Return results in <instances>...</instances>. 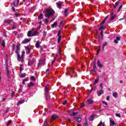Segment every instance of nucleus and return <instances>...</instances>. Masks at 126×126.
Returning a JSON list of instances; mask_svg holds the SVG:
<instances>
[{"instance_id": "obj_21", "label": "nucleus", "mask_w": 126, "mask_h": 126, "mask_svg": "<svg viewBox=\"0 0 126 126\" xmlns=\"http://www.w3.org/2000/svg\"><path fill=\"white\" fill-rule=\"evenodd\" d=\"M43 126H48V120L47 119H46L45 121H44Z\"/></svg>"}, {"instance_id": "obj_36", "label": "nucleus", "mask_w": 126, "mask_h": 126, "mask_svg": "<svg viewBox=\"0 0 126 126\" xmlns=\"http://www.w3.org/2000/svg\"><path fill=\"white\" fill-rule=\"evenodd\" d=\"M12 29H16V28H17L16 25H15V24H13L12 25Z\"/></svg>"}, {"instance_id": "obj_46", "label": "nucleus", "mask_w": 126, "mask_h": 126, "mask_svg": "<svg viewBox=\"0 0 126 126\" xmlns=\"http://www.w3.org/2000/svg\"><path fill=\"white\" fill-rule=\"evenodd\" d=\"M107 45H108V43L107 42H105L103 44V46L105 47V46H107Z\"/></svg>"}, {"instance_id": "obj_10", "label": "nucleus", "mask_w": 126, "mask_h": 126, "mask_svg": "<svg viewBox=\"0 0 126 126\" xmlns=\"http://www.w3.org/2000/svg\"><path fill=\"white\" fill-rule=\"evenodd\" d=\"M19 3V0H17L16 4H15V1H13V2H12V4H13V5H14V6H15V7L17 6V5H18Z\"/></svg>"}, {"instance_id": "obj_15", "label": "nucleus", "mask_w": 126, "mask_h": 126, "mask_svg": "<svg viewBox=\"0 0 126 126\" xmlns=\"http://www.w3.org/2000/svg\"><path fill=\"white\" fill-rule=\"evenodd\" d=\"M27 35L28 37L32 36V31H29Z\"/></svg>"}, {"instance_id": "obj_44", "label": "nucleus", "mask_w": 126, "mask_h": 126, "mask_svg": "<svg viewBox=\"0 0 126 126\" xmlns=\"http://www.w3.org/2000/svg\"><path fill=\"white\" fill-rule=\"evenodd\" d=\"M115 18H116L115 16H112L110 17V20H114V19H115Z\"/></svg>"}, {"instance_id": "obj_25", "label": "nucleus", "mask_w": 126, "mask_h": 126, "mask_svg": "<svg viewBox=\"0 0 126 126\" xmlns=\"http://www.w3.org/2000/svg\"><path fill=\"white\" fill-rule=\"evenodd\" d=\"M119 3H120V1H117L115 3L114 5V8H116V7L118 6V5H119Z\"/></svg>"}, {"instance_id": "obj_31", "label": "nucleus", "mask_w": 126, "mask_h": 126, "mask_svg": "<svg viewBox=\"0 0 126 126\" xmlns=\"http://www.w3.org/2000/svg\"><path fill=\"white\" fill-rule=\"evenodd\" d=\"M122 8H123V5H121L119 8V9H118V12H120Z\"/></svg>"}, {"instance_id": "obj_43", "label": "nucleus", "mask_w": 126, "mask_h": 126, "mask_svg": "<svg viewBox=\"0 0 126 126\" xmlns=\"http://www.w3.org/2000/svg\"><path fill=\"white\" fill-rule=\"evenodd\" d=\"M42 63H43V61H39V63H38V67L40 66V65H41V64H42Z\"/></svg>"}, {"instance_id": "obj_58", "label": "nucleus", "mask_w": 126, "mask_h": 126, "mask_svg": "<svg viewBox=\"0 0 126 126\" xmlns=\"http://www.w3.org/2000/svg\"><path fill=\"white\" fill-rule=\"evenodd\" d=\"M19 15H20V14H19V13H15V16H19Z\"/></svg>"}, {"instance_id": "obj_3", "label": "nucleus", "mask_w": 126, "mask_h": 126, "mask_svg": "<svg viewBox=\"0 0 126 126\" xmlns=\"http://www.w3.org/2000/svg\"><path fill=\"white\" fill-rule=\"evenodd\" d=\"M30 41V39L25 38V39L22 41V43H23V44H27V43H29Z\"/></svg>"}, {"instance_id": "obj_45", "label": "nucleus", "mask_w": 126, "mask_h": 126, "mask_svg": "<svg viewBox=\"0 0 126 126\" xmlns=\"http://www.w3.org/2000/svg\"><path fill=\"white\" fill-rule=\"evenodd\" d=\"M31 80L35 81V77L32 76L31 77Z\"/></svg>"}, {"instance_id": "obj_62", "label": "nucleus", "mask_w": 126, "mask_h": 126, "mask_svg": "<svg viewBox=\"0 0 126 126\" xmlns=\"http://www.w3.org/2000/svg\"><path fill=\"white\" fill-rule=\"evenodd\" d=\"M13 95H14V93H12V94H11V97H12V96H13Z\"/></svg>"}, {"instance_id": "obj_33", "label": "nucleus", "mask_w": 126, "mask_h": 126, "mask_svg": "<svg viewBox=\"0 0 126 126\" xmlns=\"http://www.w3.org/2000/svg\"><path fill=\"white\" fill-rule=\"evenodd\" d=\"M97 126H104V124H103V122H102V121H100Z\"/></svg>"}, {"instance_id": "obj_20", "label": "nucleus", "mask_w": 126, "mask_h": 126, "mask_svg": "<svg viewBox=\"0 0 126 126\" xmlns=\"http://www.w3.org/2000/svg\"><path fill=\"white\" fill-rule=\"evenodd\" d=\"M37 34H38V31H35L34 32L32 33V36H36Z\"/></svg>"}, {"instance_id": "obj_57", "label": "nucleus", "mask_w": 126, "mask_h": 126, "mask_svg": "<svg viewBox=\"0 0 126 126\" xmlns=\"http://www.w3.org/2000/svg\"><path fill=\"white\" fill-rule=\"evenodd\" d=\"M106 100H107V101H109V100H110V96H108L107 97V98H106Z\"/></svg>"}, {"instance_id": "obj_1", "label": "nucleus", "mask_w": 126, "mask_h": 126, "mask_svg": "<svg viewBox=\"0 0 126 126\" xmlns=\"http://www.w3.org/2000/svg\"><path fill=\"white\" fill-rule=\"evenodd\" d=\"M55 13V11L52 8H49L45 10V14L46 16H54Z\"/></svg>"}, {"instance_id": "obj_12", "label": "nucleus", "mask_w": 126, "mask_h": 126, "mask_svg": "<svg viewBox=\"0 0 126 126\" xmlns=\"http://www.w3.org/2000/svg\"><path fill=\"white\" fill-rule=\"evenodd\" d=\"M26 54H28V55H29L30 54V48H29L28 47H27L26 48Z\"/></svg>"}, {"instance_id": "obj_53", "label": "nucleus", "mask_w": 126, "mask_h": 126, "mask_svg": "<svg viewBox=\"0 0 126 126\" xmlns=\"http://www.w3.org/2000/svg\"><path fill=\"white\" fill-rule=\"evenodd\" d=\"M63 21H61L60 22V25L59 26V27H61V25H63Z\"/></svg>"}, {"instance_id": "obj_23", "label": "nucleus", "mask_w": 126, "mask_h": 126, "mask_svg": "<svg viewBox=\"0 0 126 126\" xmlns=\"http://www.w3.org/2000/svg\"><path fill=\"white\" fill-rule=\"evenodd\" d=\"M75 120L77 121V122H81V119L80 118H75Z\"/></svg>"}, {"instance_id": "obj_6", "label": "nucleus", "mask_w": 126, "mask_h": 126, "mask_svg": "<svg viewBox=\"0 0 126 126\" xmlns=\"http://www.w3.org/2000/svg\"><path fill=\"white\" fill-rule=\"evenodd\" d=\"M99 79H100V77L99 76H97L96 77V79L94 80V84L95 85H96V84H97L98 82H99Z\"/></svg>"}, {"instance_id": "obj_29", "label": "nucleus", "mask_w": 126, "mask_h": 126, "mask_svg": "<svg viewBox=\"0 0 126 126\" xmlns=\"http://www.w3.org/2000/svg\"><path fill=\"white\" fill-rule=\"evenodd\" d=\"M57 7H58V8H61L62 4L61 3H57Z\"/></svg>"}, {"instance_id": "obj_24", "label": "nucleus", "mask_w": 126, "mask_h": 126, "mask_svg": "<svg viewBox=\"0 0 126 126\" xmlns=\"http://www.w3.org/2000/svg\"><path fill=\"white\" fill-rule=\"evenodd\" d=\"M64 14H65V16L68 15V10L67 9L65 10Z\"/></svg>"}, {"instance_id": "obj_4", "label": "nucleus", "mask_w": 126, "mask_h": 126, "mask_svg": "<svg viewBox=\"0 0 126 126\" xmlns=\"http://www.w3.org/2000/svg\"><path fill=\"white\" fill-rule=\"evenodd\" d=\"M94 69H92L90 72H96V64L94 63L93 66Z\"/></svg>"}, {"instance_id": "obj_8", "label": "nucleus", "mask_w": 126, "mask_h": 126, "mask_svg": "<svg viewBox=\"0 0 126 126\" xmlns=\"http://www.w3.org/2000/svg\"><path fill=\"white\" fill-rule=\"evenodd\" d=\"M97 65L100 68L103 67V64H102V63H101V62H100V60L97 61Z\"/></svg>"}, {"instance_id": "obj_18", "label": "nucleus", "mask_w": 126, "mask_h": 126, "mask_svg": "<svg viewBox=\"0 0 126 126\" xmlns=\"http://www.w3.org/2000/svg\"><path fill=\"white\" fill-rule=\"evenodd\" d=\"M113 97H114V98H117L118 97V93H117L116 92H114L113 94Z\"/></svg>"}, {"instance_id": "obj_50", "label": "nucleus", "mask_w": 126, "mask_h": 126, "mask_svg": "<svg viewBox=\"0 0 126 126\" xmlns=\"http://www.w3.org/2000/svg\"><path fill=\"white\" fill-rule=\"evenodd\" d=\"M10 124H11V121H9L8 123L7 124V126H9V125H10Z\"/></svg>"}, {"instance_id": "obj_38", "label": "nucleus", "mask_w": 126, "mask_h": 126, "mask_svg": "<svg viewBox=\"0 0 126 126\" xmlns=\"http://www.w3.org/2000/svg\"><path fill=\"white\" fill-rule=\"evenodd\" d=\"M1 45H2V47H5V42H4V41L3 40L2 41Z\"/></svg>"}, {"instance_id": "obj_56", "label": "nucleus", "mask_w": 126, "mask_h": 126, "mask_svg": "<svg viewBox=\"0 0 126 126\" xmlns=\"http://www.w3.org/2000/svg\"><path fill=\"white\" fill-rule=\"evenodd\" d=\"M23 81L25 82L28 81V78H26V79H24Z\"/></svg>"}, {"instance_id": "obj_5", "label": "nucleus", "mask_w": 126, "mask_h": 126, "mask_svg": "<svg viewBox=\"0 0 126 126\" xmlns=\"http://www.w3.org/2000/svg\"><path fill=\"white\" fill-rule=\"evenodd\" d=\"M120 40H121V37H120V36L117 37L116 39H114L115 44H118V43H119L118 41H120Z\"/></svg>"}, {"instance_id": "obj_19", "label": "nucleus", "mask_w": 126, "mask_h": 126, "mask_svg": "<svg viewBox=\"0 0 126 126\" xmlns=\"http://www.w3.org/2000/svg\"><path fill=\"white\" fill-rule=\"evenodd\" d=\"M25 55V51H22V61H23V59H24V56Z\"/></svg>"}, {"instance_id": "obj_2", "label": "nucleus", "mask_w": 126, "mask_h": 126, "mask_svg": "<svg viewBox=\"0 0 126 126\" xmlns=\"http://www.w3.org/2000/svg\"><path fill=\"white\" fill-rule=\"evenodd\" d=\"M103 93H104V91L103 90H100L99 91H98L97 92V96H101Z\"/></svg>"}, {"instance_id": "obj_11", "label": "nucleus", "mask_w": 126, "mask_h": 126, "mask_svg": "<svg viewBox=\"0 0 126 126\" xmlns=\"http://www.w3.org/2000/svg\"><path fill=\"white\" fill-rule=\"evenodd\" d=\"M56 119H57V116H56V115L52 116L51 118V123H52V121H54V120H56Z\"/></svg>"}, {"instance_id": "obj_51", "label": "nucleus", "mask_w": 126, "mask_h": 126, "mask_svg": "<svg viewBox=\"0 0 126 126\" xmlns=\"http://www.w3.org/2000/svg\"><path fill=\"white\" fill-rule=\"evenodd\" d=\"M62 54V50L61 49V48H59V55Z\"/></svg>"}, {"instance_id": "obj_49", "label": "nucleus", "mask_w": 126, "mask_h": 126, "mask_svg": "<svg viewBox=\"0 0 126 126\" xmlns=\"http://www.w3.org/2000/svg\"><path fill=\"white\" fill-rule=\"evenodd\" d=\"M102 103L106 105V106H107L108 105V103H107V102H106L105 101H102Z\"/></svg>"}, {"instance_id": "obj_37", "label": "nucleus", "mask_w": 126, "mask_h": 126, "mask_svg": "<svg viewBox=\"0 0 126 126\" xmlns=\"http://www.w3.org/2000/svg\"><path fill=\"white\" fill-rule=\"evenodd\" d=\"M45 90H46V93H47V94H48L49 93V90L48 89L47 86L46 87H45Z\"/></svg>"}, {"instance_id": "obj_7", "label": "nucleus", "mask_w": 126, "mask_h": 126, "mask_svg": "<svg viewBox=\"0 0 126 126\" xmlns=\"http://www.w3.org/2000/svg\"><path fill=\"white\" fill-rule=\"evenodd\" d=\"M40 41H36V42L35 43V47L37 49L40 48Z\"/></svg>"}, {"instance_id": "obj_59", "label": "nucleus", "mask_w": 126, "mask_h": 126, "mask_svg": "<svg viewBox=\"0 0 126 126\" xmlns=\"http://www.w3.org/2000/svg\"><path fill=\"white\" fill-rule=\"evenodd\" d=\"M99 52H100V48L98 49L97 52L96 53V55H98V54H99Z\"/></svg>"}, {"instance_id": "obj_9", "label": "nucleus", "mask_w": 126, "mask_h": 126, "mask_svg": "<svg viewBox=\"0 0 126 126\" xmlns=\"http://www.w3.org/2000/svg\"><path fill=\"white\" fill-rule=\"evenodd\" d=\"M20 47L19 46H17L16 49V51H15V53L16 54H19V53L18 52H19V51H20Z\"/></svg>"}, {"instance_id": "obj_63", "label": "nucleus", "mask_w": 126, "mask_h": 126, "mask_svg": "<svg viewBox=\"0 0 126 126\" xmlns=\"http://www.w3.org/2000/svg\"><path fill=\"white\" fill-rule=\"evenodd\" d=\"M20 19L21 20H23V21H24V20H25V19H23L22 18H21Z\"/></svg>"}, {"instance_id": "obj_30", "label": "nucleus", "mask_w": 126, "mask_h": 126, "mask_svg": "<svg viewBox=\"0 0 126 126\" xmlns=\"http://www.w3.org/2000/svg\"><path fill=\"white\" fill-rule=\"evenodd\" d=\"M12 21V20H7L6 21H5V22H6V23H8V24H9V23H10V22H11Z\"/></svg>"}, {"instance_id": "obj_64", "label": "nucleus", "mask_w": 126, "mask_h": 126, "mask_svg": "<svg viewBox=\"0 0 126 126\" xmlns=\"http://www.w3.org/2000/svg\"><path fill=\"white\" fill-rule=\"evenodd\" d=\"M23 84L24 85H25V81H23Z\"/></svg>"}, {"instance_id": "obj_27", "label": "nucleus", "mask_w": 126, "mask_h": 126, "mask_svg": "<svg viewBox=\"0 0 126 126\" xmlns=\"http://www.w3.org/2000/svg\"><path fill=\"white\" fill-rule=\"evenodd\" d=\"M23 103H24V100H20L18 101L17 105L18 106L19 104H23Z\"/></svg>"}, {"instance_id": "obj_35", "label": "nucleus", "mask_w": 126, "mask_h": 126, "mask_svg": "<svg viewBox=\"0 0 126 126\" xmlns=\"http://www.w3.org/2000/svg\"><path fill=\"white\" fill-rule=\"evenodd\" d=\"M116 116L118 118H121L122 116H121V114L120 113H116L115 114Z\"/></svg>"}, {"instance_id": "obj_55", "label": "nucleus", "mask_w": 126, "mask_h": 126, "mask_svg": "<svg viewBox=\"0 0 126 126\" xmlns=\"http://www.w3.org/2000/svg\"><path fill=\"white\" fill-rule=\"evenodd\" d=\"M45 22L46 23V24L49 23V20H48V19H46Z\"/></svg>"}, {"instance_id": "obj_26", "label": "nucleus", "mask_w": 126, "mask_h": 126, "mask_svg": "<svg viewBox=\"0 0 126 126\" xmlns=\"http://www.w3.org/2000/svg\"><path fill=\"white\" fill-rule=\"evenodd\" d=\"M26 76V73H22L21 75V78H23V77H25Z\"/></svg>"}, {"instance_id": "obj_39", "label": "nucleus", "mask_w": 126, "mask_h": 126, "mask_svg": "<svg viewBox=\"0 0 126 126\" xmlns=\"http://www.w3.org/2000/svg\"><path fill=\"white\" fill-rule=\"evenodd\" d=\"M106 27L105 26H101L100 28H99V30L100 31V30H102V29H105V28Z\"/></svg>"}, {"instance_id": "obj_32", "label": "nucleus", "mask_w": 126, "mask_h": 126, "mask_svg": "<svg viewBox=\"0 0 126 126\" xmlns=\"http://www.w3.org/2000/svg\"><path fill=\"white\" fill-rule=\"evenodd\" d=\"M122 8H123V5H121L119 8V9H118V12H120Z\"/></svg>"}, {"instance_id": "obj_54", "label": "nucleus", "mask_w": 126, "mask_h": 126, "mask_svg": "<svg viewBox=\"0 0 126 126\" xmlns=\"http://www.w3.org/2000/svg\"><path fill=\"white\" fill-rule=\"evenodd\" d=\"M83 126H88V123L86 122L85 124H84Z\"/></svg>"}, {"instance_id": "obj_61", "label": "nucleus", "mask_w": 126, "mask_h": 126, "mask_svg": "<svg viewBox=\"0 0 126 126\" xmlns=\"http://www.w3.org/2000/svg\"><path fill=\"white\" fill-rule=\"evenodd\" d=\"M7 68H8V65L6 64V69L7 70Z\"/></svg>"}, {"instance_id": "obj_47", "label": "nucleus", "mask_w": 126, "mask_h": 126, "mask_svg": "<svg viewBox=\"0 0 126 126\" xmlns=\"http://www.w3.org/2000/svg\"><path fill=\"white\" fill-rule=\"evenodd\" d=\"M55 62H56V57L54 58V61H53L51 63V64L52 65H53L54 64V63H55Z\"/></svg>"}, {"instance_id": "obj_48", "label": "nucleus", "mask_w": 126, "mask_h": 126, "mask_svg": "<svg viewBox=\"0 0 126 126\" xmlns=\"http://www.w3.org/2000/svg\"><path fill=\"white\" fill-rule=\"evenodd\" d=\"M67 101H66V100H64V101L63 102V105H65V104H67Z\"/></svg>"}, {"instance_id": "obj_16", "label": "nucleus", "mask_w": 126, "mask_h": 126, "mask_svg": "<svg viewBox=\"0 0 126 126\" xmlns=\"http://www.w3.org/2000/svg\"><path fill=\"white\" fill-rule=\"evenodd\" d=\"M88 104H93V103H94V101L92 100L91 99H90L88 100Z\"/></svg>"}, {"instance_id": "obj_42", "label": "nucleus", "mask_w": 126, "mask_h": 126, "mask_svg": "<svg viewBox=\"0 0 126 126\" xmlns=\"http://www.w3.org/2000/svg\"><path fill=\"white\" fill-rule=\"evenodd\" d=\"M100 88L101 90H103V84H100Z\"/></svg>"}, {"instance_id": "obj_14", "label": "nucleus", "mask_w": 126, "mask_h": 126, "mask_svg": "<svg viewBox=\"0 0 126 126\" xmlns=\"http://www.w3.org/2000/svg\"><path fill=\"white\" fill-rule=\"evenodd\" d=\"M28 86L29 87H32V86H34V84L32 82H31L28 84Z\"/></svg>"}, {"instance_id": "obj_17", "label": "nucleus", "mask_w": 126, "mask_h": 126, "mask_svg": "<svg viewBox=\"0 0 126 126\" xmlns=\"http://www.w3.org/2000/svg\"><path fill=\"white\" fill-rule=\"evenodd\" d=\"M58 25V24L57 23V22H54L53 24L52 25L51 27L52 28H54V27H57Z\"/></svg>"}, {"instance_id": "obj_52", "label": "nucleus", "mask_w": 126, "mask_h": 126, "mask_svg": "<svg viewBox=\"0 0 126 126\" xmlns=\"http://www.w3.org/2000/svg\"><path fill=\"white\" fill-rule=\"evenodd\" d=\"M38 19H43V16H38Z\"/></svg>"}, {"instance_id": "obj_28", "label": "nucleus", "mask_w": 126, "mask_h": 126, "mask_svg": "<svg viewBox=\"0 0 126 126\" xmlns=\"http://www.w3.org/2000/svg\"><path fill=\"white\" fill-rule=\"evenodd\" d=\"M106 20H107V17H106L105 19L102 21V22L100 24V25H102V24H104V23L106 22Z\"/></svg>"}, {"instance_id": "obj_13", "label": "nucleus", "mask_w": 126, "mask_h": 126, "mask_svg": "<svg viewBox=\"0 0 126 126\" xmlns=\"http://www.w3.org/2000/svg\"><path fill=\"white\" fill-rule=\"evenodd\" d=\"M17 54V60L19 62H20V61H21V57L20 56V55H19V53H18Z\"/></svg>"}, {"instance_id": "obj_41", "label": "nucleus", "mask_w": 126, "mask_h": 126, "mask_svg": "<svg viewBox=\"0 0 126 126\" xmlns=\"http://www.w3.org/2000/svg\"><path fill=\"white\" fill-rule=\"evenodd\" d=\"M61 32H61V31H59L58 33V36L59 37L62 36V35H61Z\"/></svg>"}, {"instance_id": "obj_22", "label": "nucleus", "mask_w": 126, "mask_h": 126, "mask_svg": "<svg viewBox=\"0 0 126 126\" xmlns=\"http://www.w3.org/2000/svg\"><path fill=\"white\" fill-rule=\"evenodd\" d=\"M9 75H10V73H9V69L7 68V77H9Z\"/></svg>"}, {"instance_id": "obj_60", "label": "nucleus", "mask_w": 126, "mask_h": 126, "mask_svg": "<svg viewBox=\"0 0 126 126\" xmlns=\"http://www.w3.org/2000/svg\"><path fill=\"white\" fill-rule=\"evenodd\" d=\"M71 70L72 71V73H74L75 72L73 69H71Z\"/></svg>"}, {"instance_id": "obj_34", "label": "nucleus", "mask_w": 126, "mask_h": 126, "mask_svg": "<svg viewBox=\"0 0 126 126\" xmlns=\"http://www.w3.org/2000/svg\"><path fill=\"white\" fill-rule=\"evenodd\" d=\"M70 116H76V115H77V112L75 113V112H72L71 114H70Z\"/></svg>"}, {"instance_id": "obj_40", "label": "nucleus", "mask_w": 126, "mask_h": 126, "mask_svg": "<svg viewBox=\"0 0 126 126\" xmlns=\"http://www.w3.org/2000/svg\"><path fill=\"white\" fill-rule=\"evenodd\" d=\"M61 40H62V36H59L58 41V43H60L61 42Z\"/></svg>"}]
</instances>
